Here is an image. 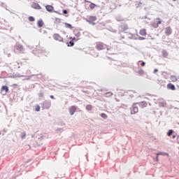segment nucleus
<instances>
[{
	"mask_svg": "<svg viewBox=\"0 0 179 179\" xmlns=\"http://www.w3.org/2000/svg\"><path fill=\"white\" fill-rule=\"evenodd\" d=\"M45 8L46 10H48V11H49L50 13L52 12L53 10H54V7L52 6H51V5H46L45 6Z\"/></svg>",
	"mask_w": 179,
	"mask_h": 179,
	"instance_id": "0eeeda50",
	"label": "nucleus"
},
{
	"mask_svg": "<svg viewBox=\"0 0 179 179\" xmlns=\"http://www.w3.org/2000/svg\"><path fill=\"white\" fill-rule=\"evenodd\" d=\"M164 155H166V156L169 157V153H167V152H165V153H164Z\"/></svg>",
	"mask_w": 179,
	"mask_h": 179,
	"instance_id": "72a5a7b5",
	"label": "nucleus"
},
{
	"mask_svg": "<svg viewBox=\"0 0 179 179\" xmlns=\"http://www.w3.org/2000/svg\"><path fill=\"white\" fill-rule=\"evenodd\" d=\"M50 98H51V99H55V97H54V96H53V95H51V96H50Z\"/></svg>",
	"mask_w": 179,
	"mask_h": 179,
	"instance_id": "e433bc0d",
	"label": "nucleus"
},
{
	"mask_svg": "<svg viewBox=\"0 0 179 179\" xmlns=\"http://www.w3.org/2000/svg\"><path fill=\"white\" fill-rule=\"evenodd\" d=\"M176 143L179 144V135L176 136Z\"/></svg>",
	"mask_w": 179,
	"mask_h": 179,
	"instance_id": "c85d7f7f",
	"label": "nucleus"
},
{
	"mask_svg": "<svg viewBox=\"0 0 179 179\" xmlns=\"http://www.w3.org/2000/svg\"><path fill=\"white\" fill-rule=\"evenodd\" d=\"M138 40H139V41H144V40H145V38L142 37V36H139V37H138Z\"/></svg>",
	"mask_w": 179,
	"mask_h": 179,
	"instance_id": "bb28decb",
	"label": "nucleus"
},
{
	"mask_svg": "<svg viewBox=\"0 0 179 179\" xmlns=\"http://www.w3.org/2000/svg\"><path fill=\"white\" fill-rule=\"evenodd\" d=\"M178 78H179V76H178Z\"/></svg>",
	"mask_w": 179,
	"mask_h": 179,
	"instance_id": "58836bf2",
	"label": "nucleus"
},
{
	"mask_svg": "<svg viewBox=\"0 0 179 179\" xmlns=\"http://www.w3.org/2000/svg\"><path fill=\"white\" fill-rule=\"evenodd\" d=\"M85 109H86L87 110H92V105H86Z\"/></svg>",
	"mask_w": 179,
	"mask_h": 179,
	"instance_id": "a211bd4d",
	"label": "nucleus"
},
{
	"mask_svg": "<svg viewBox=\"0 0 179 179\" xmlns=\"http://www.w3.org/2000/svg\"><path fill=\"white\" fill-rule=\"evenodd\" d=\"M139 34L142 36H146L147 32L145 29H141L139 31Z\"/></svg>",
	"mask_w": 179,
	"mask_h": 179,
	"instance_id": "6e6552de",
	"label": "nucleus"
},
{
	"mask_svg": "<svg viewBox=\"0 0 179 179\" xmlns=\"http://www.w3.org/2000/svg\"><path fill=\"white\" fill-rule=\"evenodd\" d=\"M69 110L70 115H73L77 110V108L76 106H70Z\"/></svg>",
	"mask_w": 179,
	"mask_h": 179,
	"instance_id": "20e7f679",
	"label": "nucleus"
},
{
	"mask_svg": "<svg viewBox=\"0 0 179 179\" xmlns=\"http://www.w3.org/2000/svg\"><path fill=\"white\" fill-rule=\"evenodd\" d=\"M43 25H44V22H43V21L42 20L38 21V28L43 27Z\"/></svg>",
	"mask_w": 179,
	"mask_h": 179,
	"instance_id": "4468645a",
	"label": "nucleus"
},
{
	"mask_svg": "<svg viewBox=\"0 0 179 179\" xmlns=\"http://www.w3.org/2000/svg\"><path fill=\"white\" fill-rule=\"evenodd\" d=\"M35 110L36 112H39L41 110V106L40 105H36V108H35Z\"/></svg>",
	"mask_w": 179,
	"mask_h": 179,
	"instance_id": "412c9836",
	"label": "nucleus"
},
{
	"mask_svg": "<svg viewBox=\"0 0 179 179\" xmlns=\"http://www.w3.org/2000/svg\"><path fill=\"white\" fill-rule=\"evenodd\" d=\"M145 65V62H142L141 66H144Z\"/></svg>",
	"mask_w": 179,
	"mask_h": 179,
	"instance_id": "f704fd0d",
	"label": "nucleus"
},
{
	"mask_svg": "<svg viewBox=\"0 0 179 179\" xmlns=\"http://www.w3.org/2000/svg\"><path fill=\"white\" fill-rule=\"evenodd\" d=\"M157 20H158L159 21H158L157 23V27H158L159 25L162 24V21L160 20V19H157Z\"/></svg>",
	"mask_w": 179,
	"mask_h": 179,
	"instance_id": "a878e982",
	"label": "nucleus"
},
{
	"mask_svg": "<svg viewBox=\"0 0 179 179\" xmlns=\"http://www.w3.org/2000/svg\"><path fill=\"white\" fill-rule=\"evenodd\" d=\"M138 73H139L140 74H143L144 71H143V69H141V70L138 71Z\"/></svg>",
	"mask_w": 179,
	"mask_h": 179,
	"instance_id": "c756f323",
	"label": "nucleus"
},
{
	"mask_svg": "<svg viewBox=\"0 0 179 179\" xmlns=\"http://www.w3.org/2000/svg\"><path fill=\"white\" fill-rule=\"evenodd\" d=\"M69 44H71V47H73L74 45V42L70 41Z\"/></svg>",
	"mask_w": 179,
	"mask_h": 179,
	"instance_id": "cd10ccee",
	"label": "nucleus"
},
{
	"mask_svg": "<svg viewBox=\"0 0 179 179\" xmlns=\"http://www.w3.org/2000/svg\"><path fill=\"white\" fill-rule=\"evenodd\" d=\"M16 48H17V50H19V51L23 50V47H22V45H17L16 46Z\"/></svg>",
	"mask_w": 179,
	"mask_h": 179,
	"instance_id": "f3484780",
	"label": "nucleus"
},
{
	"mask_svg": "<svg viewBox=\"0 0 179 179\" xmlns=\"http://www.w3.org/2000/svg\"><path fill=\"white\" fill-rule=\"evenodd\" d=\"M170 80L171 83H176L178 81V78H176V76H171L170 77Z\"/></svg>",
	"mask_w": 179,
	"mask_h": 179,
	"instance_id": "ddd939ff",
	"label": "nucleus"
},
{
	"mask_svg": "<svg viewBox=\"0 0 179 179\" xmlns=\"http://www.w3.org/2000/svg\"><path fill=\"white\" fill-rule=\"evenodd\" d=\"M21 138L22 139H24L26 138V132L24 131L21 134Z\"/></svg>",
	"mask_w": 179,
	"mask_h": 179,
	"instance_id": "5701e85b",
	"label": "nucleus"
},
{
	"mask_svg": "<svg viewBox=\"0 0 179 179\" xmlns=\"http://www.w3.org/2000/svg\"><path fill=\"white\" fill-rule=\"evenodd\" d=\"M171 34H172V29L170 27H167L165 29V34L166 36H170V35H171Z\"/></svg>",
	"mask_w": 179,
	"mask_h": 179,
	"instance_id": "39448f33",
	"label": "nucleus"
},
{
	"mask_svg": "<svg viewBox=\"0 0 179 179\" xmlns=\"http://www.w3.org/2000/svg\"><path fill=\"white\" fill-rule=\"evenodd\" d=\"M138 104H139V106H140L141 108H145V107H147V106H148V103L145 102V101L140 102V103H138Z\"/></svg>",
	"mask_w": 179,
	"mask_h": 179,
	"instance_id": "9d476101",
	"label": "nucleus"
},
{
	"mask_svg": "<svg viewBox=\"0 0 179 179\" xmlns=\"http://www.w3.org/2000/svg\"><path fill=\"white\" fill-rule=\"evenodd\" d=\"M167 89L169 90H176V87L174 85L171 84V83H169L166 85Z\"/></svg>",
	"mask_w": 179,
	"mask_h": 179,
	"instance_id": "1a4fd4ad",
	"label": "nucleus"
},
{
	"mask_svg": "<svg viewBox=\"0 0 179 179\" xmlns=\"http://www.w3.org/2000/svg\"><path fill=\"white\" fill-rule=\"evenodd\" d=\"M63 13H64V14H67V13H68V12H67L66 10H63Z\"/></svg>",
	"mask_w": 179,
	"mask_h": 179,
	"instance_id": "473e14b6",
	"label": "nucleus"
},
{
	"mask_svg": "<svg viewBox=\"0 0 179 179\" xmlns=\"http://www.w3.org/2000/svg\"><path fill=\"white\" fill-rule=\"evenodd\" d=\"M96 6V5L94 3H91V4L89 5L90 8L93 9Z\"/></svg>",
	"mask_w": 179,
	"mask_h": 179,
	"instance_id": "aec40b11",
	"label": "nucleus"
},
{
	"mask_svg": "<svg viewBox=\"0 0 179 179\" xmlns=\"http://www.w3.org/2000/svg\"><path fill=\"white\" fill-rule=\"evenodd\" d=\"M159 71L158 69H154V73H156Z\"/></svg>",
	"mask_w": 179,
	"mask_h": 179,
	"instance_id": "7c9ffc66",
	"label": "nucleus"
},
{
	"mask_svg": "<svg viewBox=\"0 0 179 179\" xmlns=\"http://www.w3.org/2000/svg\"><path fill=\"white\" fill-rule=\"evenodd\" d=\"M176 138V135H173L172 136V138Z\"/></svg>",
	"mask_w": 179,
	"mask_h": 179,
	"instance_id": "c9c22d12",
	"label": "nucleus"
},
{
	"mask_svg": "<svg viewBox=\"0 0 179 179\" xmlns=\"http://www.w3.org/2000/svg\"><path fill=\"white\" fill-rule=\"evenodd\" d=\"M64 24H65L66 27L68 29H73V27H72V25H71V24L65 23Z\"/></svg>",
	"mask_w": 179,
	"mask_h": 179,
	"instance_id": "dca6fc26",
	"label": "nucleus"
},
{
	"mask_svg": "<svg viewBox=\"0 0 179 179\" xmlns=\"http://www.w3.org/2000/svg\"><path fill=\"white\" fill-rule=\"evenodd\" d=\"M173 132L174 131L173 129L169 130V131L167 132V136H171L173 134Z\"/></svg>",
	"mask_w": 179,
	"mask_h": 179,
	"instance_id": "6ab92c4d",
	"label": "nucleus"
},
{
	"mask_svg": "<svg viewBox=\"0 0 179 179\" xmlns=\"http://www.w3.org/2000/svg\"><path fill=\"white\" fill-rule=\"evenodd\" d=\"M96 48L99 50H102L104 49V44L102 42L96 43Z\"/></svg>",
	"mask_w": 179,
	"mask_h": 179,
	"instance_id": "7ed1b4c3",
	"label": "nucleus"
},
{
	"mask_svg": "<svg viewBox=\"0 0 179 179\" xmlns=\"http://www.w3.org/2000/svg\"><path fill=\"white\" fill-rule=\"evenodd\" d=\"M32 8H35V9H37V10L42 9V7L38 3H32Z\"/></svg>",
	"mask_w": 179,
	"mask_h": 179,
	"instance_id": "423d86ee",
	"label": "nucleus"
},
{
	"mask_svg": "<svg viewBox=\"0 0 179 179\" xmlns=\"http://www.w3.org/2000/svg\"><path fill=\"white\" fill-rule=\"evenodd\" d=\"M162 54L163 57H165V58H166L169 56V53L166 50H163L162 52Z\"/></svg>",
	"mask_w": 179,
	"mask_h": 179,
	"instance_id": "2eb2a0df",
	"label": "nucleus"
},
{
	"mask_svg": "<svg viewBox=\"0 0 179 179\" xmlns=\"http://www.w3.org/2000/svg\"><path fill=\"white\" fill-rule=\"evenodd\" d=\"M138 112V106H135V105L133 106V111L131 112V114L133 115V114L137 113Z\"/></svg>",
	"mask_w": 179,
	"mask_h": 179,
	"instance_id": "9b49d317",
	"label": "nucleus"
},
{
	"mask_svg": "<svg viewBox=\"0 0 179 179\" xmlns=\"http://www.w3.org/2000/svg\"><path fill=\"white\" fill-rule=\"evenodd\" d=\"M28 20L29 22H34L36 20L35 18L31 16L29 17Z\"/></svg>",
	"mask_w": 179,
	"mask_h": 179,
	"instance_id": "4be33fe9",
	"label": "nucleus"
},
{
	"mask_svg": "<svg viewBox=\"0 0 179 179\" xmlns=\"http://www.w3.org/2000/svg\"><path fill=\"white\" fill-rule=\"evenodd\" d=\"M53 38L56 41H58V42H60V43H64V38L59 34H55L53 35Z\"/></svg>",
	"mask_w": 179,
	"mask_h": 179,
	"instance_id": "f03ea898",
	"label": "nucleus"
},
{
	"mask_svg": "<svg viewBox=\"0 0 179 179\" xmlns=\"http://www.w3.org/2000/svg\"><path fill=\"white\" fill-rule=\"evenodd\" d=\"M165 155V152H159L157 154V156H159V155Z\"/></svg>",
	"mask_w": 179,
	"mask_h": 179,
	"instance_id": "393cba45",
	"label": "nucleus"
},
{
	"mask_svg": "<svg viewBox=\"0 0 179 179\" xmlns=\"http://www.w3.org/2000/svg\"><path fill=\"white\" fill-rule=\"evenodd\" d=\"M173 1H176V0H173Z\"/></svg>",
	"mask_w": 179,
	"mask_h": 179,
	"instance_id": "4c0bfd02",
	"label": "nucleus"
},
{
	"mask_svg": "<svg viewBox=\"0 0 179 179\" xmlns=\"http://www.w3.org/2000/svg\"><path fill=\"white\" fill-rule=\"evenodd\" d=\"M156 162H159V155H157V157H156Z\"/></svg>",
	"mask_w": 179,
	"mask_h": 179,
	"instance_id": "2f4dec72",
	"label": "nucleus"
},
{
	"mask_svg": "<svg viewBox=\"0 0 179 179\" xmlns=\"http://www.w3.org/2000/svg\"><path fill=\"white\" fill-rule=\"evenodd\" d=\"M1 90V92L5 91V93H8L9 91L8 87L6 85L2 86Z\"/></svg>",
	"mask_w": 179,
	"mask_h": 179,
	"instance_id": "f8f14e48",
	"label": "nucleus"
},
{
	"mask_svg": "<svg viewBox=\"0 0 179 179\" xmlns=\"http://www.w3.org/2000/svg\"><path fill=\"white\" fill-rule=\"evenodd\" d=\"M101 117L102 118H103V119L107 118L106 114V113H103L101 114Z\"/></svg>",
	"mask_w": 179,
	"mask_h": 179,
	"instance_id": "b1692460",
	"label": "nucleus"
},
{
	"mask_svg": "<svg viewBox=\"0 0 179 179\" xmlns=\"http://www.w3.org/2000/svg\"><path fill=\"white\" fill-rule=\"evenodd\" d=\"M96 20L97 17L96 16H90L88 20L85 19V21L90 24L95 25L96 23H94V22L96 21Z\"/></svg>",
	"mask_w": 179,
	"mask_h": 179,
	"instance_id": "f257e3e1",
	"label": "nucleus"
}]
</instances>
